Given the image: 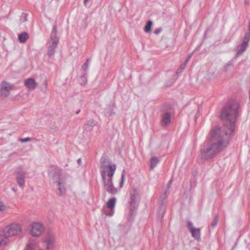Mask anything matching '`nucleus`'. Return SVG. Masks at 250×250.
I'll return each instance as SVG.
<instances>
[{
  "label": "nucleus",
  "instance_id": "nucleus-1",
  "mask_svg": "<svg viewBox=\"0 0 250 250\" xmlns=\"http://www.w3.org/2000/svg\"><path fill=\"white\" fill-rule=\"evenodd\" d=\"M208 139L211 144L200 150V158L204 160L212 159L219 154L227 146L230 137L224 130L213 129Z\"/></svg>",
  "mask_w": 250,
  "mask_h": 250
},
{
  "label": "nucleus",
  "instance_id": "nucleus-2",
  "mask_svg": "<svg viewBox=\"0 0 250 250\" xmlns=\"http://www.w3.org/2000/svg\"><path fill=\"white\" fill-rule=\"evenodd\" d=\"M240 112V104L237 101L231 100L228 102L220 112V119L223 126L214 129L224 130L230 137L234 133L236 121Z\"/></svg>",
  "mask_w": 250,
  "mask_h": 250
},
{
  "label": "nucleus",
  "instance_id": "nucleus-3",
  "mask_svg": "<svg viewBox=\"0 0 250 250\" xmlns=\"http://www.w3.org/2000/svg\"><path fill=\"white\" fill-rule=\"evenodd\" d=\"M59 39L58 36V31L57 25L54 24L50 35V40L48 42V47L47 50V55L49 57L53 56L55 52V49L57 48Z\"/></svg>",
  "mask_w": 250,
  "mask_h": 250
},
{
  "label": "nucleus",
  "instance_id": "nucleus-4",
  "mask_svg": "<svg viewBox=\"0 0 250 250\" xmlns=\"http://www.w3.org/2000/svg\"><path fill=\"white\" fill-rule=\"evenodd\" d=\"M138 195L139 192L136 188H133L130 191V198L129 201L130 208L128 213L130 220L133 219L135 217V212L138 207L137 199Z\"/></svg>",
  "mask_w": 250,
  "mask_h": 250
},
{
  "label": "nucleus",
  "instance_id": "nucleus-5",
  "mask_svg": "<svg viewBox=\"0 0 250 250\" xmlns=\"http://www.w3.org/2000/svg\"><path fill=\"white\" fill-rule=\"evenodd\" d=\"M60 175V172L59 170L54 169L53 171H49L48 175L52 179V180L57 183V186L58 187V189L59 193H58L59 196L63 195L65 193V183L61 181L60 178H58Z\"/></svg>",
  "mask_w": 250,
  "mask_h": 250
},
{
  "label": "nucleus",
  "instance_id": "nucleus-6",
  "mask_svg": "<svg viewBox=\"0 0 250 250\" xmlns=\"http://www.w3.org/2000/svg\"><path fill=\"white\" fill-rule=\"evenodd\" d=\"M3 229L9 238L12 236L20 234L22 230L21 225L17 223H12L5 227Z\"/></svg>",
  "mask_w": 250,
  "mask_h": 250
},
{
  "label": "nucleus",
  "instance_id": "nucleus-7",
  "mask_svg": "<svg viewBox=\"0 0 250 250\" xmlns=\"http://www.w3.org/2000/svg\"><path fill=\"white\" fill-rule=\"evenodd\" d=\"M102 182L106 191L112 194H115L118 192V189L114 187L113 181L106 180V172L102 171L101 173Z\"/></svg>",
  "mask_w": 250,
  "mask_h": 250
},
{
  "label": "nucleus",
  "instance_id": "nucleus-8",
  "mask_svg": "<svg viewBox=\"0 0 250 250\" xmlns=\"http://www.w3.org/2000/svg\"><path fill=\"white\" fill-rule=\"evenodd\" d=\"M187 227L190 232L192 237L195 240L199 241L201 238V229L195 228L192 223L190 221H187Z\"/></svg>",
  "mask_w": 250,
  "mask_h": 250
},
{
  "label": "nucleus",
  "instance_id": "nucleus-9",
  "mask_svg": "<svg viewBox=\"0 0 250 250\" xmlns=\"http://www.w3.org/2000/svg\"><path fill=\"white\" fill-rule=\"evenodd\" d=\"M42 231L43 227L40 223H34L30 226V233L33 236H39Z\"/></svg>",
  "mask_w": 250,
  "mask_h": 250
},
{
  "label": "nucleus",
  "instance_id": "nucleus-10",
  "mask_svg": "<svg viewBox=\"0 0 250 250\" xmlns=\"http://www.w3.org/2000/svg\"><path fill=\"white\" fill-rule=\"evenodd\" d=\"M16 179L18 185L23 188L25 184L26 172L21 168H18L16 170Z\"/></svg>",
  "mask_w": 250,
  "mask_h": 250
},
{
  "label": "nucleus",
  "instance_id": "nucleus-11",
  "mask_svg": "<svg viewBox=\"0 0 250 250\" xmlns=\"http://www.w3.org/2000/svg\"><path fill=\"white\" fill-rule=\"evenodd\" d=\"M13 89V85L3 81L0 84V93L1 96L7 97L9 96L10 91Z\"/></svg>",
  "mask_w": 250,
  "mask_h": 250
},
{
  "label": "nucleus",
  "instance_id": "nucleus-12",
  "mask_svg": "<svg viewBox=\"0 0 250 250\" xmlns=\"http://www.w3.org/2000/svg\"><path fill=\"white\" fill-rule=\"evenodd\" d=\"M24 85L30 90L35 89L38 86V83L36 82L33 78H29L24 81Z\"/></svg>",
  "mask_w": 250,
  "mask_h": 250
},
{
  "label": "nucleus",
  "instance_id": "nucleus-13",
  "mask_svg": "<svg viewBox=\"0 0 250 250\" xmlns=\"http://www.w3.org/2000/svg\"><path fill=\"white\" fill-rule=\"evenodd\" d=\"M100 168L102 169L101 172L102 171L106 172L105 170L108 168H109V166H112V165H110V161L108 159H107L105 156H103L101 157L100 159Z\"/></svg>",
  "mask_w": 250,
  "mask_h": 250
},
{
  "label": "nucleus",
  "instance_id": "nucleus-14",
  "mask_svg": "<svg viewBox=\"0 0 250 250\" xmlns=\"http://www.w3.org/2000/svg\"><path fill=\"white\" fill-rule=\"evenodd\" d=\"M98 122L96 120L91 119L87 121L84 125L83 129L86 131H90L94 126L97 125Z\"/></svg>",
  "mask_w": 250,
  "mask_h": 250
},
{
  "label": "nucleus",
  "instance_id": "nucleus-15",
  "mask_svg": "<svg viewBox=\"0 0 250 250\" xmlns=\"http://www.w3.org/2000/svg\"><path fill=\"white\" fill-rule=\"evenodd\" d=\"M116 108V104L114 102L110 103L105 108L106 113L109 116H113L115 114V109Z\"/></svg>",
  "mask_w": 250,
  "mask_h": 250
},
{
  "label": "nucleus",
  "instance_id": "nucleus-16",
  "mask_svg": "<svg viewBox=\"0 0 250 250\" xmlns=\"http://www.w3.org/2000/svg\"><path fill=\"white\" fill-rule=\"evenodd\" d=\"M9 238L6 235L3 229H0V246L6 245L9 242Z\"/></svg>",
  "mask_w": 250,
  "mask_h": 250
},
{
  "label": "nucleus",
  "instance_id": "nucleus-17",
  "mask_svg": "<svg viewBox=\"0 0 250 250\" xmlns=\"http://www.w3.org/2000/svg\"><path fill=\"white\" fill-rule=\"evenodd\" d=\"M54 241V236L50 233L47 234L45 238V242L47 246L48 250L51 249L53 247V244Z\"/></svg>",
  "mask_w": 250,
  "mask_h": 250
},
{
  "label": "nucleus",
  "instance_id": "nucleus-18",
  "mask_svg": "<svg viewBox=\"0 0 250 250\" xmlns=\"http://www.w3.org/2000/svg\"><path fill=\"white\" fill-rule=\"evenodd\" d=\"M116 202V198L115 197H113L112 198L110 199L107 202V207L111 209V210L110 212L108 213H107V215H108L109 216H111L113 214V209L114 208L115 204Z\"/></svg>",
  "mask_w": 250,
  "mask_h": 250
},
{
  "label": "nucleus",
  "instance_id": "nucleus-19",
  "mask_svg": "<svg viewBox=\"0 0 250 250\" xmlns=\"http://www.w3.org/2000/svg\"><path fill=\"white\" fill-rule=\"evenodd\" d=\"M29 38V35L27 32H24L18 36V40L21 43H24Z\"/></svg>",
  "mask_w": 250,
  "mask_h": 250
},
{
  "label": "nucleus",
  "instance_id": "nucleus-20",
  "mask_svg": "<svg viewBox=\"0 0 250 250\" xmlns=\"http://www.w3.org/2000/svg\"><path fill=\"white\" fill-rule=\"evenodd\" d=\"M171 121V115L168 113H165L162 117V122L165 125H168Z\"/></svg>",
  "mask_w": 250,
  "mask_h": 250
},
{
  "label": "nucleus",
  "instance_id": "nucleus-21",
  "mask_svg": "<svg viewBox=\"0 0 250 250\" xmlns=\"http://www.w3.org/2000/svg\"><path fill=\"white\" fill-rule=\"evenodd\" d=\"M109 171L107 172V173H106V176L108 177V178H106V180H110L112 181V177L115 173L116 170V166L115 165H112V166H109Z\"/></svg>",
  "mask_w": 250,
  "mask_h": 250
},
{
  "label": "nucleus",
  "instance_id": "nucleus-22",
  "mask_svg": "<svg viewBox=\"0 0 250 250\" xmlns=\"http://www.w3.org/2000/svg\"><path fill=\"white\" fill-rule=\"evenodd\" d=\"M247 47H248L247 45H246L241 43L237 47V49H236L237 55H241L244 52H245L246 51Z\"/></svg>",
  "mask_w": 250,
  "mask_h": 250
},
{
  "label": "nucleus",
  "instance_id": "nucleus-23",
  "mask_svg": "<svg viewBox=\"0 0 250 250\" xmlns=\"http://www.w3.org/2000/svg\"><path fill=\"white\" fill-rule=\"evenodd\" d=\"M159 162V159L155 157H152L150 162V168L151 169H153L157 165Z\"/></svg>",
  "mask_w": 250,
  "mask_h": 250
},
{
  "label": "nucleus",
  "instance_id": "nucleus-24",
  "mask_svg": "<svg viewBox=\"0 0 250 250\" xmlns=\"http://www.w3.org/2000/svg\"><path fill=\"white\" fill-rule=\"evenodd\" d=\"M234 60V58L231 59L224 65V70L225 72H227L229 70V67L233 66Z\"/></svg>",
  "mask_w": 250,
  "mask_h": 250
},
{
  "label": "nucleus",
  "instance_id": "nucleus-25",
  "mask_svg": "<svg viewBox=\"0 0 250 250\" xmlns=\"http://www.w3.org/2000/svg\"><path fill=\"white\" fill-rule=\"evenodd\" d=\"M250 41V33H246L243 38L242 44L247 45L248 46L249 42Z\"/></svg>",
  "mask_w": 250,
  "mask_h": 250
},
{
  "label": "nucleus",
  "instance_id": "nucleus-26",
  "mask_svg": "<svg viewBox=\"0 0 250 250\" xmlns=\"http://www.w3.org/2000/svg\"><path fill=\"white\" fill-rule=\"evenodd\" d=\"M152 26V21L150 20L148 21L144 28L145 31L146 33L150 32L151 30Z\"/></svg>",
  "mask_w": 250,
  "mask_h": 250
},
{
  "label": "nucleus",
  "instance_id": "nucleus-27",
  "mask_svg": "<svg viewBox=\"0 0 250 250\" xmlns=\"http://www.w3.org/2000/svg\"><path fill=\"white\" fill-rule=\"evenodd\" d=\"M35 242L34 241H30L27 244L24 250H33L34 249Z\"/></svg>",
  "mask_w": 250,
  "mask_h": 250
},
{
  "label": "nucleus",
  "instance_id": "nucleus-28",
  "mask_svg": "<svg viewBox=\"0 0 250 250\" xmlns=\"http://www.w3.org/2000/svg\"><path fill=\"white\" fill-rule=\"evenodd\" d=\"M218 220H219V215H218V214H216L215 215L214 219L211 222V223L210 224V226L212 228L215 227L217 225V224H218Z\"/></svg>",
  "mask_w": 250,
  "mask_h": 250
},
{
  "label": "nucleus",
  "instance_id": "nucleus-29",
  "mask_svg": "<svg viewBox=\"0 0 250 250\" xmlns=\"http://www.w3.org/2000/svg\"><path fill=\"white\" fill-rule=\"evenodd\" d=\"M125 180V170H123L122 172L121 182H120V186H119L120 188H121L123 187Z\"/></svg>",
  "mask_w": 250,
  "mask_h": 250
},
{
  "label": "nucleus",
  "instance_id": "nucleus-30",
  "mask_svg": "<svg viewBox=\"0 0 250 250\" xmlns=\"http://www.w3.org/2000/svg\"><path fill=\"white\" fill-rule=\"evenodd\" d=\"M90 62V59H87L86 60V62L83 64V65L82 67V69L83 70V71H86L89 66V63Z\"/></svg>",
  "mask_w": 250,
  "mask_h": 250
},
{
  "label": "nucleus",
  "instance_id": "nucleus-31",
  "mask_svg": "<svg viewBox=\"0 0 250 250\" xmlns=\"http://www.w3.org/2000/svg\"><path fill=\"white\" fill-rule=\"evenodd\" d=\"M186 65H184V63H183V64H182L179 68L177 70V73H181L183 70L185 69V67H186Z\"/></svg>",
  "mask_w": 250,
  "mask_h": 250
},
{
  "label": "nucleus",
  "instance_id": "nucleus-32",
  "mask_svg": "<svg viewBox=\"0 0 250 250\" xmlns=\"http://www.w3.org/2000/svg\"><path fill=\"white\" fill-rule=\"evenodd\" d=\"M31 140H32V139L30 137H26L25 138H20L19 140L21 142L24 143V142L30 141H31Z\"/></svg>",
  "mask_w": 250,
  "mask_h": 250
},
{
  "label": "nucleus",
  "instance_id": "nucleus-33",
  "mask_svg": "<svg viewBox=\"0 0 250 250\" xmlns=\"http://www.w3.org/2000/svg\"><path fill=\"white\" fill-rule=\"evenodd\" d=\"M172 183V180H170L168 181V182L167 183V189L165 192V194L167 193V191L169 190V188L171 187Z\"/></svg>",
  "mask_w": 250,
  "mask_h": 250
},
{
  "label": "nucleus",
  "instance_id": "nucleus-34",
  "mask_svg": "<svg viewBox=\"0 0 250 250\" xmlns=\"http://www.w3.org/2000/svg\"><path fill=\"white\" fill-rule=\"evenodd\" d=\"M192 56V53H191L190 54H189L188 56V58L186 59V60L184 62V65L187 64L188 62L189 61V60H190V59L191 58Z\"/></svg>",
  "mask_w": 250,
  "mask_h": 250
},
{
  "label": "nucleus",
  "instance_id": "nucleus-35",
  "mask_svg": "<svg viewBox=\"0 0 250 250\" xmlns=\"http://www.w3.org/2000/svg\"><path fill=\"white\" fill-rule=\"evenodd\" d=\"M5 208V206L4 205L1 203L0 202V211H3Z\"/></svg>",
  "mask_w": 250,
  "mask_h": 250
},
{
  "label": "nucleus",
  "instance_id": "nucleus-36",
  "mask_svg": "<svg viewBox=\"0 0 250 250\" xmlns=\"http://www.w3.org/2000/svg\"><path fill=\"white\" fill-rule=\"evenodd\" d=\"M162 28H159L156 29L154 32V33L155 34L158 35L162 31Z\"/></svg>",
  "mask_w": 250,
  "mask_h": 250
},
{
  "label": "nucleus",
  "instance_id": "nucleus-37",
  "mask_svg": "<svg viewBox=\"0 0 250 250\" xmlns=\"http://www.w3.org/2000/svg\"><path fill=\"white\" fill-rule=\"evenodd\" d=\"M160 211H161L162 213H163L164 210V207L161 205L159 208Z\"/></svg>",
  "mask_w": 250,
  "mask_h": 250
},
{
  "label": "nucleus",
  "instance_id": "nucleus-38",
  "mask_svg": "<svg viewBox=\"0 0 250 250\" xmlns=\"http://www.w3.org/2000/svg\"><path fill=\"white\" fill-rule=\"evenodd\" d=\"M22 16H24V20L23 21H27V15L25 14H23Z\"/></svg>",
  "mask_w": 250,
  "mask_h": 250
},
{
  "label": "nucleus",
  "instance_id": "nucleus-39",
  "mask_svg": "<svg viewBox=\"0 0 250 250\" xmlns=\"http://www.w3.org/2000/svg\"><path fill=\"white\" fill-rule=\"evenodd\" d=\"M44 87H45V91H46L47 90V85L46 82H44Z\"/></svg>",
  "mask_w": 250,
  "mask_h": 250
},
{
  "label": "nucleus",
  "instance_id": "nucleus-40",
  "mask_svg": "<svg viewBox=\"0 0 250 250\" xmlns=\"http://www.w3.org/2000/svg\"><path fill=\"white\" fill-rule=\"evenodd\" d=\"M77 163L78 164L80 165L81 164V159L79 158L77 160Z\"/></svg>",
  "mask_w": 250,
  "mask_h": 250
},
{
  "label": "nucleus",
  "instance_id": "nucleus-41",
  "mask_svg": "<svg viewBox=\"0 0 250 250\" xmlns=\"http://www.w3.org/2000/svg\"><path fill=\"white\" fill-rule=\"evenodd\" d=\"M80 111H81V110H80V109H79L78 110H77V111H76V113L77 114H79V113L80 112Z\"/></svg>",
  "mask_w": 250,
  "mask_h": 250
},
{
  "label": "nucleus",
  "instance_id": "nucleus-42",
  "mask_svg": "<svg viewBox=\"0 0 250 250\" xmlns=\"http://www.w3.org/2000/svg\"><path fill=\"white\" fill-rule=\"evenodd\" d=\"M88 0H84V1H83L84 4H86Z\"/></svg>",
  "mask_w": 250,
  "mask_h": 250
},
{
  "label": "nucleus",
  "instance_id": "nucleus-43",
  "mask_svg": "<svg viewBox=\"0 0 250 250\" xmlns=\"http://www.w3.org/2000/svg\"><path fill=\"white\" fill-rule=\"evenodd\" d=\"M82 79H85V78L84 77H83L81 78Z\"/></svg>",
  "mask_w": 250,
  "mask_h": 250
}]
</instances>
